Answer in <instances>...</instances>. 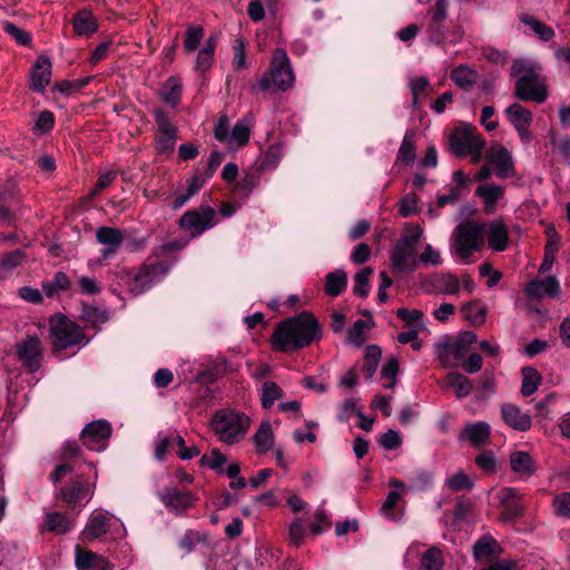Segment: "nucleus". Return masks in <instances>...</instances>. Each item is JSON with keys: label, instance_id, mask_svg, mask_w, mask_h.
Listing matches in <instances>:
<instances>
[{"label": "nucleus", "instance_id": "18", "mask_svg": "<svg viewBox=\"0 0 570 570\" xmlns=\"http://www.w3.org/2000/svg\"><path fill=\"white\" fill-rule=\"evenodd\" d=\"M488 163L493 167L499 178H512L515 176L512 154L503 146L491 149L487 156Z\"/></svg>", "mask_w": 570, "mask_h": 570}, {"label": "nucleus", "instance_id": "34", "mask_svg": "<svg viewBox=\"0 0 570 570\" xmlns=\"http://www.w3.org/2000/svg\"><path fill=\"white\" fill-rule=\"evenodd\" d=\"M71 281L63 272H57L51 281L42 283V291L47 297H55L70 288Z\"/></svg>", "mask_w": 570, "mask_h": 570}, {"label": "nucleus", "instance_id": "23", "mask_svg": "<svg viewBox=\"0 0 570 570\" xmlns=\"http://www.w3.org/2000/svg\"><path fill=\"white\" fill-rule=\"evenodd\" d=\"M466 354L455 341H443L436 344V356L444 367H456Z\"/></svg>", "mask_w": 570, "mask_h": 570}, {"label": "nucleus", "instance_id": "15", "mask_svg": "<svg viewBox=\"0 0 570 570\" xmlns=\"http://www.w3.org/2000/svg\"><path fill=\"white\" fill-rule=\"evenodd\" d=\"M514 96L523 101L542 104L548 98V89L541 77L533 79L519 77L515 81Z\"/></svg>", "mask_w": 570, "mask_h": 570}, {"label": "nucleus", "instance_id": "10", "mask_svg": "<svg viewBox=\"0 0 570 570\" xmlns=\"http://www.w3.org/2000/svg\"><path fill=\"white\" fill-rule=\"evenodd\" d=\"M523 497V493L514 487H504L497 492L495 499L502 508L500 519L503 522L514 523L524 515Z\"/></svg>", "mask_w": 570, "mask_h": 570}, {"label": "nucleus", "instance_id": "61", "mask_svg": "<svg viewBox=\"0 0 570 570\" xmlns=\"http://www.w3.org/2000/svg\"><path fill=\"white\" fill-rule=\"evenodd\" d=\"M2 28L4 32L10 35L19 45L27 46L32 40L31 35L29 32L19 28L12 22H4Z\"/></svg>", "mask_w": 570, "mask_h": 570}, {"label": "nucleus", "instance_id": "46", "mask_svg": "<svg viewBox=\"0 0 570 570\" xmlns=\"http://www.w3.org/2000/svg\"><path fill=\"white\" fill-rule=\"evenodd\" d=\"M400 370L399 360L395 356L389 357L381 368V379L385 382L383 383L384 389H392L396 384V376Z\"/></svg>", "mask_w": 570, "mask_h": 570}, {"label": "nucleus", "instance_id": "55", "mask_svg": "<svg viewBox=\"0 0 570 570\" xmlns=\"http://www.w3.org/2000/svg\"><path fill=\"white\" fill-rule=\"evenodd\" d=\"M81 317L87 323H90L94 326H97L99 324L107 322L108 314L105 309H101L97 306H85L82 309Z\"/></svg>", "mask_w": 570, "mask_h": 570}, {"label": "nucleus", "instance_id": "44", "mask_svg": "<svg viewBox=\"0 0 570 570\" xmlns=\"http://www.w3.org/2000/svg\"><path fill=\"white\" fill-rule=\"evenodd\" d=\"M382 350L377 345H370L366 347L364 355V365L363 368L365 371V379L372 380L374 374L376 373L379 363L381 361Z\"/></svg>", "mask_w": 570, "mask_h": 570}, {"label": "nucleus", "instance_id": "53", "mask_svg": "<svg viewBox=\"0 0 570 570\" xmlns=\"http://www.w3.org/2000/svg\"><path fill=\"white\" fill-rule=\"evenodd\" d=\"M226 461L227 458L220 453L219 450L213 449L209 454L203 455L200 459V464L222 473L224 471V464Z\"/></svg>", "mask_w": 570, "mask_h": 570}, {"label": "nucleus", "instance_id": "31", "mask_svg": "<svg viewBox=\"0 0 570 570\" xmlns=\"http://www.w3.org/2000/svg\"><path fill=\"white\" fill-rule=\"evenodd\" d=\"M416 157L414 134L406 132L396 154L394 167L409 166L414 163Z\"/></svg>", "mask_w": 570, "mask_h": 570}, {"label": "nucleus", "instance_id": "16", "mask_svg": "<svg viewBox=\"0 0 570 570\" xmlns=\"http://www.w3.org/2000/svg\"><path fill=\"white\" fill-rule=\"evenodd\" d=\"M158 497L161 503L175 514H180L194 505L196 498L189 491H181L177 488H165Z\"/></svg>", "mask_w": 570, "mask_h": 570}, {"label": "nucleus", "instance_id": "57", "mask_svg": "<svg viewBox=\"0 0 570 570\" xmlns=\"http://www.w3.org/2000/svg\"><path fill=\"white\" fill-rule=\"evenodd\" d=\"M259 181L261 177L257 173H247L240 179L236 188L244 197H248L259 185Z\"/></svg>", "mask_w": 570, "mask_h": 570}, {"label": "nucleus", "instance_id": "39", "mask_svg": "<svg viewBox=\"0 0 570 570\" xmlns=\"http://www.w3.org/2000/svg\"><path fill=\"white\" fill-rule=\"evenodd\" d=\"M253 120L249 117L237 120L230 131V144L245 146L249 140Z\"/></svg>", "mask_w": 570, "mask_h": 570}, {"label": "nucleus", "instance_id": "51", "mask_svg": "<svg viewBox=\"0 0 570 570\" xmlns=\"http://www.w3.org/2000/svg\"><path fill=\"white\" fill-rule=\"evenodd\" d=\"M421 567L424 570H441L443 567L442 553L438 548L429 549L421 559Z\"/></svg>", "mask_w": 570, "mask_h": 570}, {"label": "nucleus", "instance_id": "62", "mask_svg": "<svg viewBox=\"0 0 570 570\" xmlns=\"http://www.w3.org/2000/svg\"><path fill=\"white\" fill-rule=\"evenodd\" d=\"M475 463L487 473H493L497 470V459L492 451H484L476 455Z\"/></svg>", "mask_w": 570, "mask_h": 570}, {"label": "nucleus", "instance_id": "20", "mask_svg": "<svg viewBox=\"0 0 570 570\" xmlns=\"http://www.w3.org/2000/svg\"><path fill=\"white\" fill-rule=\"evenodd\" d=\"M17 355L31 372L40 366L41 361V343L37 337H29L17 347Z\"/></svg>", "mask_w": 570, "mask_h": 570}, {"label": "nucleus", "instance_id": "25", "mask_svg": "<svg viewBox=\"0 0 570 570\" xmlns=\"http://www.w3.org/2000/svg\"><path fill=\"white\" fill-rule=\"evenodd\" d=\"M510 468L521 479L534 475L537 468L532 456L524 451H514L510 454Z\"/></svg>", "mask_w": 570, "mask_h": 570}, {"label": "nucleus", "instance_id": "6", "mask_svg": "<svg viewBox=\"0 0 570 570\" xmlns=\"http://www.w3.org/2000/svg\"><path fill=\"white\" fill-rule=\"evenodd\" d=\"M452 237L451 250L464 264H468L472 254L479 252L484 244L482 225L471 222L459 224Z\"/></svg>", "mask_w": 570, "mask_h": 570}, {"label": "nucleus", "instance_id": "19", "mask_svg": "<svg viewBox=\"0 0 570 570\" xmlns=\"http://www.w3.org/2000/svg\"><path fill=\"white\" fill-rule=\"evenodd\" d=\"M96 239L104 245L101 258L108 259L118 252L125 238L120 229L101 226L96 232Z\"/></svg>", "mask_w": 570, "mask_h": 570}, {"label": "nucleus", "instance_id": "7", "mask_svg": "<svg viewBox=\"0 0 570 570\" xmlns=\"http://www.w3.org/2000/svg\"><path fill=\"white\" fill-rule=\"evenodd\" d=\"M212 426L219 441L234 444L244 438L249 426V419L234 411H220L215 414Z\"/></svg>", "mask_w": 570, "mask_h": 570}, {"label": "nucleus", "instance_id": "29", "mask_svg": "<svg viewBox=\"0 0 570 570\" xmlns=\"http://www.w3.org/2000/svg\"><path fill=\"white\" fill-rule=\"evenodd\" d=\"M161 100L171 106L176 107L181 99L183 85L177 76H170L160 88Z\"/></svg>", "mask_w": 570, "mask_h": 570}, {"label": "nucleus", "instance_id": "12", "mask_svg": "<svg viewBox=\"0 0 570 570\" xmlns=\"http://www.w3.org/2000/svg\"><path fill=\"white\" fill-rule=\"evenodd\" d=\"M111 431V425L108 421L97 420L85 425L80 433V439L83 446L88 450L101 452L107 448Z\"/></svg>", "mask_w": 570, "mask_h": 570}, {"label": "nucleus", "instance_id": "3", "mask_svg": "<svg viewBox=\"0 0 570 570\" xmlns=\"http://www.w3.org/2000/svg\"><path fill=\"white\" fill-rule=\"evenodd\" d=\"M426 13L425 33L429 42L439 46L445 42L458 43L462 40L463 30L460 26L451 30L449 0H438Z\"/></svg>", "mask_w": 570, "mask_h": 570}, {"label": "nucleus", "instance_id": "13", "mask_svg": "<svg viewBox=\"0 0 570 570\" xmlns=\"http://www.w3.org/2000/svg\"><path fill=\"white\" fill-rule=\"evenodd\" d=\"M451 149L456 156L463 157L473 155L475 160L480 159L484 141L472 130L454 131L450 136Z\"/></svg>", "mask_w": 570, "mask_h": 570}, {"label": "nucleus", "instance_id": "9", "mask_svg": "<svg viewBox=\"0 0 570 570\" xmlns=\"http://www.w3.org/2000/svg\"><path fill=\"white\" fill-rule=\"evenodd\" d=\"M50 336L55 347L58 350L73 346L85 337L82 330L61 314L51 317Z\"/></svg>", "mask_w": 570, "mask_h": 570}, {"label": "nucleus", "instance_id": "52", "mask_svg": "<svg viewBox=\"0 0 570 570\" xmlns=\"http://www.w3.org/2000/svg\"><path fill=\"white\" fill-rule=\"evenodd\" d=\"M204 37V29L200 26H190L186 30L184 39V49L187 52H193L197 49L199 42Z\"/></svg>", "mask_w": 570, "mask_h": 570}, {"label": "nucleus", "instance_id": "1", "mask_svg": "<svg viewBox=\"0 0 570 570\" xmlns=\"http://www.w3.org/2000/svg\"><path fill=\"white\" fill-rule=\"evenodd\" d=\"M189 239H175L153 248L151 255L138 268L126 271L121 276L124 284L132 295H139L150 288L168 274L174 262H157L155 259L167 256L169 253L184 249Z\"/></svg>", "mask_w": 570, "mask_h": 570}, {"label": "nucleus", "instance_id": "5", "mask_svg": "<svg viewBox=\"0 0 570 570\" xmlns=\"http://www.w3.org/2000/svg\"><path fill=\"white\" fill-rule=\"evenodd\" d=\"M294 79L295 76L286 51L283 48H276L268 70L258 82V88L265 91L275 87L281 91H286L293 86Z\"/></svg>", "mask_w": 570, "mask_h": 570}, {"label": "nucleus", "instance_id": "2", "mask_svg": "<svg viewBox=\"0 0 570 570\" xmlns=\"http://www.w3.org/2000/svg\"><path fill=\"white\" fill-rule=\"evenodd\" d=\"M322 328L316 317L302 312L281 322L272 336L273 348L283 353H292L320 341Z\"/></svg>", "mask_w": 570, "mask_h": 570}, {"label": "nucleus", "instance_id": "42", "mask_svg": "<svg viewBox=\"0 0 570 570\" xmlns=\"http://www.w3.org/2000/svg\"><path fill=\"white\" fill-rule=\"evenodd\" d=\"M283 397V390L273 381H264L261 387V402L263 409H271L275 402Z\"/></svg>", "mask_w": 570, "mask_h": 570}, {"label": "nucleus", "instance_id": "60", "mask_svg": "<svg viewBox=\"0 0 570 570\" xmlns=\"http://www.w3.org/2000/svg\"><path fill=\"white\" fill-rule=\"evenodd\" d=\"M419 197L415 194H406L401 198L399 204V213L406 218L417 212Z\"/></svg>", "mask_w": 570, "mask_h": 570}, {"label": "nucleus", "instance_id": "48", "mask_svg": "<svg viewBox=\"0 0 570 570\" xmlns=\"http://www.w3.org/2000/svg\"><path fill=\"white\" fill-rule=\"evenodd\" d=\"M498 542L490 535H483L473 546V556L475 559L490 557L495 553Z\"/></svg>", "mask_w": 570, "mask_h": 570}, {"label": "nucleus", "instance_id": "27", "mask_svg": "<svg viewBox=\"0 0 570 570\" xmlns=\"http://www.w3.org/2000/svg\"><path fill=\"white\" fill-rule=\"evenodd\" d=\"M488 243L489 247L494 252H503L507 249L509 245V234L504 223L493 220L489 224Z\"/></svg>", "mask_w": 570, "mask_h": 570}, {"label": "nucleus", "instance_id": "4", "mask_svg": "<svg viewBox=\"0 0 570 570\" xmlns=\"http://www.w3.org/2000/svg\"><path fill=\"white\" fill-rule=\"evenodd\" d=\"M423 229L416 225L409 234L403 235L393 246L390 259L393 271L397 273L413 272L417 267L416 245Z\"/></svg>", "mask_w": 570, "mask_h": 570}, {"label": "nucleus", "instance_id": "22", "mask_svg": "<svg viewBox=\"0 0 570 570\" xmlns=\"http://www.w3.org/2000/svg\"><path fill=\"white\" fill-rule=\"evenodd\" d=\"M51 78V61L48 57L40 56L35 61L30 71V88L37 92H43Z\"/></svg>", "mask_w": 570, "mask_h": 570}, {"label": "nucleus", "instance_id": "41", "mask_svg": "<svg viewBox=\"0 0 570 570\" xmlns=\"http://www.w3.org/2000/svg\"><path fill=\"white\" fill-rule=\"evenodd\" d=\"M540 373L531 366H525L522 368V384H521V393L523 396L532 395L539 387L541 383Z\"/></svg>", "mask_w": 570, "mask_h": 570}, {"label": "nucleus", "instance_id": "30", "mask_svg": "<svg viewBox=\"0 0 570 570\" xmlns=\"http://www.w3.org/2000/svg\"><path fill=\"white\" fill-rule=\"evenodd\" d=\"M451 80L461 89L469 90L479 80V72L468 65L455 67L450 73Z\"/></svg>", "mask_w": 570, "mask_h": 570}, {"label": "nucleus", "instance_id": "38", "mask_svg": "<svg viewBox=\"0 0 570 570\" xmlns=\"http://www.w3.org/2000/svg\"><path fill=\"white\" fill-rule=\"evenodd\" d=\"M476 194L483 199L487 210L490 212L493 209L497 202L503 198L504 190L499 185L485 184L476 188Z\"/></svg>", "mask_w": 570, "mask_h": 570}, {"label": "nucleus", "instance_id": "21", "mask_svg": "<svg viewBox=\"0 0 570 570\" xmlns=\"http://www.w3.org/2000/svg\"><path fill=\"white\" fill-rule=\"evenodd\" d=\"M491 426L483 421L468 423L463 426L459 439L468 441L474 448H481L489 443Z\"/></svg>", "mask_w": 570, "mask_h": 570}, {"label": "nucleus", "instance_id": "26", "mask_svg": "<svg viewBox=\"0 0 570 570\" xmlns=\"http://www.w3.org/2000/svg\"><path fill=\"white\" fill-rule=\"evenodd\" d=\"M559 289V282L554 276H548L544 279L531 281L525 287L528 296L537 298L546 296L554 297L558 295Z\"/></svg>", "mask_w": 570, "mask_h": 570}, {"label": "nucleus", "instance_id": "50", "mask_svg": "<svg viewBox=\"0 0 570 570\" xmlns=\"http://www.w3.org/2000/svg\"><path fill=\"white\" fill-rule=\"evenodd\" d=\"M282 157L283 148L281 145L275 144L269 146L262 158L261 168L265 170L276 168Z\"/></svg>", "mask_w": 570, "mask_h": 570}, {"label": "nucleus", "instance_id": "28", "mask_svg": "<svg viewBox=\"0 0 570 570\" xmlns=\"http://www.w3.org/2000/svg\"><path fill=\"white\" fill-rule=\"evenodd\" d=\"M60 495L69 508H76L78 504H81L83 500L88 501L90 499L88 488L80 481H75L69 487L61 488Z\"/></svg>", "mask_w": 570, "mask_h": 570}, {"label": "nucleus", "instance_id": "47", "mask_svg": "<svg viewBox=\"0 0 570 570\" xmlns=\"http://www.w3.org/2000/svg\"><path fill=\"white\" fill-rule=\"evenodd\" d=\"M464 317L472 325H481L485 321L487 308L478 302H469L461 307Z\"/></svg>", "mask_w": 570, "mask_h": 570}, {"label": "nucleus", "instance_id": "14", "mask_svg": "<svg viewBox=\"0 0 570 570\" xmlns=\"http://www.w3.org/2000/svg\"><path fill=\"white\" fill-rule=\"evenodd\" d=\"M505 114L508 120L518 132L521 142L524 145L529 144L533 139L530 130L533 119L532 112L520 104L514 102L505 109Z\"/></svg>", "mask_w": 570, "mask_h": 570}, {"label": "nucleus", "instance_id": "45", "mask_svg": "<svg viewBox=\"0 0 570 570\" xmlns=\"http://www.w3.org/2000/svg\"><path fill=\"white\" fill-rule=\"evenodd\" d=\"M434 288L445 295H455L460 291L459 279L452 274L438 275L433 281Z\"/></svg>", "mask_w": 570, "mask_h": 570}, {"label": "nucleus", "instance_id": "36", "mask_svg": "<svg viewBox=\"0 0 570 570\" xmlns=\"http://www.w3.org/2000/svg\"><path fill=\"white\" fill-rule=\"evenodd\" d=\"M347 275L344 271L331 272L325 277V293L330 296H338L346 287Z\"/></svg>", "mask_w": 570, "mask_h": 570}, {"label": "nucleus", "instance_id": "64", "mask_svg": "<svg viewBox=\"0 0 570 570\" xmlns=\"http://www.w3.org/2000/svg\"><path fill=\"white\" fill-rule=\"evenodd\" d=\"M305 535V529L301 519H296L289 524L288 541L294 547H299Z\"/></svg>", "mask_w": 570, "mask_h": 570}, {"label": "nucleus", "instance_id": "59", "mask_svg": "<svg viewBox=\"0 0 570 570\" xmlns=\"http://www.w3.org/2000/svg\"><path fill=\"white\" fill-rule=\"evenodd\" d=\"M552 507L558 517L570 519V492H562L556 495Z\"/></svg>", "mask_w": 570, "mask_h": 570}, {"label": "nucleus", "instance_id": "40", "mask_svg": "<svg viewBox=\"0 0 570 570\" xmlns=\"http://www.w3.org/2000/svg\"><path fill=\"white\" fill-rule=\"evenodd\" d=\"M274 442V433L269 422H263L254 435V443L258 453H266Z\"/></svg>", "mask_w": 570, "mask_h": 570}, {"label": "nucleus", "instance_id": "33", "mask_svg": "<svg viewBox=\"0 0 570 570\" xmlns=\"http://www.w3.org/2000/svg\"><path fill=\"white\" fill-rule=\"evenodd\" d=\"M446 386L451 387L458 399L466 397L473 390L470 379L458 372H451L445 377Z\"/></svg>", "mask_w": 570, "mask_h": 570}, {"label": "nucleus", "instance_id": "35", "mask_svg": "<svg viewBox=\"0 0 570 570\" xmlns=\"http://www.w3.org/2000/svg\"><path fill=\"white\" fill-rule=\"evenodd\" d=\"M72 524L61 512L47 513L43 529L56 534H65L70 531Z\"/></svg>", "mask_w": 570, "mask_h": 570}, {"label": "nucleus", "instance_id": "56", "mask_svg": "<svg viewBox=\"0 0 570 570\" xmlns=\"http://www.w3.org/2000/svg\"><path fill=\"white\" fill-rule=\"evenodd\" d=\"M154 118L159 135H177V128L170 122L168 115L163 109H155Z\"/></svg>", "mask_w": 570, "mask_h": 570}, {"label": "nucleus", "instance_id": "32", "mask_svg": "<svg viewBox=\"0 0 570 570\" xmlns=\"http://www.w3.org/2000/svg\"><path fill=\"white\" fill-rule=\"evenodd\" d=\"M540 65L533 60L519 58L512 61L511 66V77H515L517 80L519 77H525L529 79L539 78L540 75Z\"/></svg>", "mask_w": 570, "mask_h": 570}, {"label": "nucleus", "instance_id": "11", "mask_svg": "<svg viewBox=\"0 0 570 570\" xmlns=\"http://www.w3.org/2000/svg\"><path fill=\"white\" fill-rule=\"evenodd\" d=\"M120 525L112 515L105 510H95L88 519L81 535L85 540L94 541L108 533L119 532Z\"/></svg>", "mask_w": 570, "mask_h": 570}, {"label": "nucleus", "instance_id": "63", "mask_svg": "<svg viewBox=\"0 0 570 570\" xmlns=\"http://www.w3.org/2000/svg\"><path fill=\"white\" fill-rule=\"evenodd\" d=\"M448 485L453 491L471 490L473 482L465 473L456 472L448 479Z\"/></svg>", "mask_w": 570, "mask_h": 570}, {"label": "nucleus", "instance_id": "49", "mask_svg": "<svg viewBox=\"0 0 570 570\" xmlns=\"http://www.w3.org/2000/svg\"><path fill=\"white\" fill-rule=\"evenodd\" d=\"M23 253L19 249L10 252L0 258V279L4 278L9 272L20 265Z\"/></svg>", "mask_w": 570, "mask_h": 570}, {"label": "nucleus", "instance_id": "24", "mask_svg": "<svg viewBox=\"0 0 570 570\" xmlns=\"http://www.w3.org/2000/svg\"><path fill=\"white\" fill-rule=\"evenodd\" d=\"M501 414L504 423L510 428L524 432L530 430L532 420L527 413H523L517 405L505 403L501 406Z\"/></svg>", "mask_w": 570, "mask_h": 570}, {"label": "nucleus", "instance_id": "8", "mask_svg": "<svg viewBox=\"0 0 570 570\" xmlns=\"http://www.w3.org/2000/svg\"><path fill=\"white\" fill-rule=\"evenodd\" d=\"M218 223L216 210L207 205H202L196 209L187 210L179 218V227L189 233L190 238H195L213 228Z\"/></svg>", "mask_w": 570, "mask_h": 570}, {"label": "nucleus", "instance_id": "43", "mask_svg": "<svg viewBox=\"0 0 570 570\" xmlns=\"http://www.w3.org/2000/svg\"><path fill=\"white\" fill-rule=\"evenodd\" d=\"M520 21L530 27L531 30L543 41H550L554 37V30L548 24L539 21L532 16L523 14L520 17Z\"/></svg>", "mask_w": 570, "mask_h": 570}, {"label": "nucleus", "instance_id": "17", "mask_svg": "<svg viewBox=\"0 0 570 570\" xmlns=\"http://www.w3.org/2000/svg\"><path fill=\"white\" fill-rule=\"evenodd\" d=\"M75 567L77 570H114L115 566L104 556L77 544L75 547Z\"/></svg>", "mask_w": 570, "mask_h": 570}, {"label": "nucleus", "instance_id": "54", "mask_svg": "<svg viewBox=\"0 0 570 570\" xmlns=\"http://www.w3.org/2000/svg\"><path fill=\"white\" fill-rule=\"evenodd\" d=\"M372 274H373L372 267H364L363 269H361L360 272H357L355 274V276H354L355 285L353 288L354 294L360 295L362 297H367V295H368V289H367L368 277Z\"/></svg>", "mask_w": 570, "mask_h": 570}, {"label": "nucleus", "instance_id": "58", "mask_svg": "<svg viewBox=\"0 0 570 570\" xmlns=\"http://www.w3.org/2000/svg\"><path fill=\"white\" fill-rule=\"evenodd\" d=\"M400 500H401V493L396 490H391L387 493V497L381 507V510H380L381 514L390 520H395V515H394L393 511L396 508V505L399 504Z\"/></svg>", "mask_w": 570, "mask_h": 570}, {"label": "nucleus", "instance_id": "37", "mask_svg": "<svg viewBox=\"0 0 570 570\" xmlns=\"http://www.w3.org/2000/svg\"><path fill=\"white\" fill-rule=\"evenodd\" d=\"M98 29V24L88 11H80L73 18V30L78 36H90Z\"/></svg>", "mask_w": 570, "mask_h": 570}]
</instances>
